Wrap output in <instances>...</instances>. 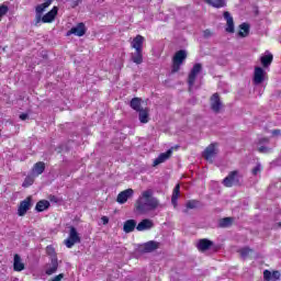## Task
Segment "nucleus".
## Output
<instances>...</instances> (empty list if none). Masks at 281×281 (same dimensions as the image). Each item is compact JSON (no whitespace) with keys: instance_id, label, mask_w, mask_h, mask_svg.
Instances as JSON below:
<instances>
[{"instance_id":"de8ad7c7","label":"nucleus","mask_w":281,"mask_h":281,"mask_svg":"<svg viewBox=\"0 0 281 281\" xmlns=\"http://www.w3.org/2000/svg\"><path fill=\"white\" fill-rule=\"evenodd\" d=\"M268 142H269V138H261L259 140V144H268Z\"/></svg>"},{"instance_id":"2eb2a0df","label":"nucleus","mask_w":281,"mask_h":281,"mask_svg":"<svg viewBox=\"0 0 281 281\" xmlns=\"http://www.w3.org/2000/svg\"><path fill=\"white\" fill-rule=\"evenodd\" d=\"M265 69H262L261 67H256L254 74V82L256 85H262V82H265Z\"/></svg>"},{"instance_id":"4be33fe9","label":"nucleus","mask_w":281,"mask_h":281,"mask_svg":"<svg viewBox=\"0 0 281 281\" xmlns=\"http://www.w3.org/2000/svg\"><path fill=\"white\" fill-rule=\"evenodd\" d=\"M53 2H54V0H46L44 3L38 4V5L35 8V12H36L37 14H43V12H45V10H47V8H49Z\"/></svg>"},{"instance_id":"f704fd0d","label":"nucleus","mask_w":281,"mask_h":281,"mask_svg":"<svg viewBox=\"0 0 281 281\" xmlns=\"http://www.w3.org/2000/svg\"><path fill=\"white\" fill-rule=\"evenodd\" d=\"M148 115V110H142V124H148V121L150 120Z\"/></svg>"},{"instance_id":"0eeeda50","label":"nucleus","mask_w":281,"mask_h":281,"mask_svg":"<svg viewBox=\"0 0 281 281\" xmlns=\"http://www.w3.org/2000/svg\"><path fill=\"white\" fill-rule=\"evenodd\" d=\"M216 155H218V149H216V144L209 145L203 153L204 159L211 162L214 161V158L216 157Z\"/></svg>"},{"instance_id":"37998d69","label":"nucleus","mask_w":281,"mask_h":281,"mask_svg":"<svg viewBox=\"0 0 281 281\" xmlns=\"http://www.w3.org/2000/svg\"><path fill=\"white\" fill-rule=\"evenodd\" d=\"M136 210H138V211L142 210V196H139L137 202H136Z\"/></svg>"},{"instance_id":"9d476101","label":"nucleus","mask_w":281,"mask_h":281,"mask_svg":"<svg viewBox=\"0 0 281 281\" xmlns=\"http://www.w3.org/2000/svg\"><path fill=\"white\" fill-rule=\"evenodd\" d=\"M238 171H232L224 180L223 184L225 188H232V186H236L238 183Z\"/></svg>"},{"instance_id":"4c0bfd02","label":"nucleus","mask_w":281,"mask_h":281,"mask_svg":"<svg viewBox=\"0 0 281 281\" xmlns=\"http://www.w3.org/2000/svg\"><path fill=\"white\" fill-rule=\"evenodd\" d=\"M271 277H272L271 271H269V270L263 271V280L269 281V280H271Z\"/></svg>"},{"instance_id":"f3484780","label":"nucleus","mask_w":281,"mask_h":281,"mask_svg":"<svg viewBox=\"0 0 281 281\" xmlns=\"http://www.w3.org/2000/svg\"><path fill=\"white\" fill-rule=\"evenodd\" d=\"M224 19L226 21V32H228V34H234V18H232V14L228 11H225Z\"/></svg>"},{"instance_id":"ddd939ff","label":"nucleus","mask_w":281,"mask_h":281,"mask_svg":"<svg viewBox=\"0 0 281 281\" xmlns=\"http://www.w3.org/2000/svg\"><path fill=\"white\" fill-rule=\"evenodd\" d=\"M58 14V7H54L50 11L42 18V23H52Z\"/></svg>"},{"instance_id":"a211bd4d","label":"nucleus","mask_w":281,"mask_h":281,"mask_svg":"<svg viewBox=\"0 0 281 281\" xmlns=\"http://www.w3.org/2000/svg\"><path fill=\"white\" fill-rule=\"evenodd\" d=\"M135 227H137V222L135 220H127L124 222L123 232L131 234V232H135Z\"/></svg>"},{"instance_id":"1a4fd4ad","label":"nucleus","mask_w":281,"mask_h":281,"mask_svg":"<svg viewBox=\"0 0 281 281\" xmlns=\"http://www.w3.org/2000/svg\"><path fill=\"white\" fill-rule=\"evenodd\" d=\"M134 194L133 189H126L124 191H121L116 196V203H120V205H124Z\"/></svg>"},{"instance_id":"a18cd8bd","label":"nucleus","mask_w":281,"mask_h":281,"mask_svg":"<svg viewBox=\"0 0 281 281\" xmlns=\"http://www.w3.org/2000/svg\"><path fill=\"white\" fill-rule=\"evenodd\" d=\"M27 113H22V114H20V120H22V121H25V120H27Z\"/></svg>"},{"instance_id":"9b49d317","label":"nucleus","mask_w":281,"mask_h":281,"mask_svg":"<svg viewBox=\"0 0 281 281\" xmlns=\"http://www.w3.org/2000/svg\"><path fill=\"white\" fill-rule=\"evenodd\" d=\"M222 108H223V103L221 102V97H218V93H214L211 97L212 111H214V113H220Z\"/></svg>"},{"instance_id":"20e7f679","label":"nucleus","mask_w":281,"mask_h":281,"mask_svg":"<svg viewBox=\"0 0 281 281\" xmlns=\"http://www.w3.org/2000/svg\"><path fill=\"white\" fill-rule=\"evenodd\" d=\"M188 58V54L186 50H179L175 54L173 59H172V72L177 74L181 69V66L183 65V60Z\"/></svg>"},{"instance_id":"bb28decb","label":"nucleus","mask_w":281,"mask_h":281,"mask_svg":"<svg viewBox=\"0 0 281 281\" xmlns=\"http://www.w3.org/2000/svg\"><path fill=\"white\" fill-rule=\"evenodd\" d=\"M50 265L52 267L45 271L46 276H54L58 271V260L54 259V261H50Z\"/></svg>"},{"instance_id":"7c9ffc66","label":"nucleus","mask_w":281,"mask_h":281,"mask_svg":"<svg viewBox=\"0 0 281 281\" xmlns=\"http://www.w3.org/2000/svg\"><path fill=\"white\" fill-rule=\"evenodd\" d=\"M205 3L212 5L213 8H225V0H204Z\"/></svg>"},{"instance_id":"c9c22d12","label":"nucleus","mask_w":281,"mask_h":281,"mask_svg":"<svg viewBox=\"0 0 281 281\" xmlns=\"http://www.w3.org/2000/svg\"><path fill=\"white\" fill-rule=\"evenodd\" d=\"M9 10L10 9L8 8V5L1 4L0 5V19H2V16H5L8 14Z\"/></svg>"},{"instance_id":"c85d7f7f","label":"nucleus","mask_w":281,"mask_h":281,"mask_svg":"<svg viewBox=\"0 0 281 281\" xmlns=\"http://www.w3.org/2000/svg\"><path fill=\"white\" fill-rule=\"evenodd\" d=\"M239 32H238V36H240L241 38H245V36H248L249 34V24L247 23H243L239 25Z\"/></svg>"},{"instance_id":"f257e3e1","label":"nucleus","mask_w":281,"mask_h":281,"mask_svg":"<svg viewBox=\"0 0 281 281\" xmlns=\"http://www.w3.org/2000/svg\"><path fill=\"white\" fill-rule=\"evenodd\" d=\"M155 191L153 189H148L143 192V209L145 210H157L159 207V200L153 196Z\"/></svg>"},{"instance_id":"aec40b11","label":"nucleus","mask_w":281,"mask_h":281,"mask_svg":"<svg viewBox=\"0 0 281 281\" xmlns=\"http://www.w3.org/2000/svg\"><path fill=\"white\" fill-rule=\"evenodd\" d=\"M212 245H214V243H212V240L210 239H200L199 243L196 244V247L199 251H207V249H210Z\"/></svg>"},{"instance_id":"58836bf2","label":"nucleus","mask_w":281,"mask_h":281,"mask_svg":"<svg viewBox=\"0 0 281 281\" xmlns=\"http://www.w3.org/2000/svg\"><path fill=\"white\" fill-rule=\"evenodd\" d=\"M262 170V166L258 164L254 169H252V175L256 176Z\"/></svg>"},{"instance_id":"f03ea898","label":"nucleus","mask_w":281,"mask_h":281,"mask_svg":"<svg viewBox=\"0 0 281 281\" xmlns=\"http://www.w3.org/2000/svg\"><path fill=\"white\" fill-rule=\"evenodd\" d=\"M132 48L134 49V52L132 53L131 59L136 65H142V35H137L132 41Z\"/></svg>"},{"instance_id":"4468645a","label":"nucleus","mask_w":281,"mask_h":281,"mask_svg":"<svg viewBox=\"0 0 281 281\" xmlns=\"http://www.w3.org/2000/svg\"><path fill=\"white\" fill-rule=\"evenodd\" d=\"M172 157V149H168L166 153L160 154L153 162V166H159L160 164H164L168 161Z\"/></svg>"},{"instance_id":"f8f14e48","label":"nucleus","mask_w":281,"mask_h":281,"mask_svg":"<svg viewBox=\"0 0 281 281\" xmlns=\"http://www.w3.org/2000/svg\"><path fill=\"white\" fill-rule=\"evenodd\" d=\"M130 106L138 113V120L142 122V99L133 98L130 102Z\"/></svg>"},{"instance_id":"b1692460","label":"nucleus","mask_w":281,"mask_h":281,"mask_svg":"<svg viewBox=\"0 0 281 281\" xmlns=\"http://www.w3.org/2000/svg\"><path fill=\"white\" fill-rule=\"evenodd\" d=\"M273 63V55L269 52H266V55L261 57V65L263 67H269Z\"/></svg>"},{"instance_id":"e433bc0d","label":"nucleus","mask_w":281,"mask_h":281,"mask_svg":"<svg viewBox=\"0 0 281 281\" xmlns=\"http://www.w3.org/2000/svg\"><path fill=\"white\" fill-rule=\"evenodd\" d=\"M258 151L267 155L268 153H271V148L266 147V146H260V147H258Z\"/></svg>"},{"instance_id":"c756f323","label":"nucleus","mask_w":281,"mask_h":281,"mask_svg":"<svg viewBox=\"0 0 281 281\" xmlns=\"http://www.w3.org/2000/svg\"><path fill=\"white\" fill-rule=\"evenodd\" d=\"M186 207H187V210H183V213L188 214V210H196L199 207V201H196V200H189L186 203Z\"/></svg>"},{"instance_id":"09e8293b","label":"nucleus","mask_w":281,"mask_h":281,"mask_svg":"<svg viewBox=\"0 0 281 281\" xmlns=\"http://www.w3.org/2000/svg\"><path fill=\"white\" fill-rule=\"evenodd\" d=\"M136 229H137V232H142V222H139V223L136 225Z\"/></svg>"},{"instance_id":"6e6552de","label":"nucleus","mask_w":281,"mask_h":281,"mask_svg":"<svg viewBox=\"0 0 281 281\" xmlns=\"http://www.w3.org/2000/svg\"><path fill=\"white\" fill-rule=\"evenodd\" d=\"M71 34H75V36H85V34H87V26H85V23L80 22L77 26L71 27L66 35L71 36Z\"/></svg>"},{"instance_id":"72a5a7b5","label":"nucleus","mask_w":281,"mask_h":281,"mask_svg":"<svg viewBox=\"0 0 281 281\" xmlns=\"http://www.w3.org/2000/svg\"><path fill=\"white\" fill-rule=\"evenodd\" d=\"M33 184H34V177L26 176L22 183V188H30V186H33Z\"/></svg>"},{"instance_id":"423d86ee","label":"nucleus","mask_w":281,"mask_h":281,"mask_svg":"<svg viewBox=\"0 0 281 281\" xmlns=\"http://www.w3.org/2000/svg\"><path fill=\"white\" fill-rule=\"evenodd\" d=\"M30 207H32V196H27L25 200L20 202L18 207V216H25Z\"/></svg>"},{"instance_id":"cd10ccee","label":"nucleus","mask_w":281,"mask_h":281,"mask_svg":"<svg viewBox=\"0 0 281 281\" xmlns=\"http://www.w3.org/2000/svg\"><path fill=\"white\" fill-rule=\"evenodd\" d=\"M155 227V223L153 220L145 218L142 221V231L146 232L148 229H153Z\"/></svg>"},{"instance_id":"ea45409f","label":"nucleus","mask_w":281,"mask_h":281,"mask_svg":"<svg viewBox=\"0 0 281 281\" xmlns=\"http://www.w3.org/2000/svg\"><path fill=\"white\" fill-rule=\"evenodd\" d=\"M203 36H204V38H212L213 33L210 30H205V31H203Z\"/></svg>"},{"instance_id":"3c124183","label":"nucleus","mask_w":281,"mask_h":281,"mask_svg":"<svg viewBox=\"0 0 281 281\" xmlns=\"http://www.w3.org/2000/svg\"><path fill=\"white\" fill-rule=\"evenodd\" d=\"M41 21V18H38L37 23Z\"/></svg>"},{"instance_id":"49530a36","label":"nucleus","mask_w":281,"mask_h":281,"mask_svg":"<svg viewBox=\"0 0 281 281\" xmlns=\"http://www.w3.org/2000/svg\"><path fill=\"white\" fill-rule=\"evenodd\" d=\"M272 135H273L274 137H278V135H281L280 130H273V131H272Z\"/></svg>"},{"instance_id":"39448f33","label":"nucleus","mask_w":281,"mask_h":281,"mask_svg":"<svg viewBox=\"0 0 281 281\" xmlns=\"http://www.w3.org/2000/svg\"><path fill=\"white\" fill-rule=\"evenodd\" d=\"M77 243H80V235L78 234L76 227L70 226L68 238L65 239L64 244L68 249H71V247H74V245Z\"/></svg>"},{"instance_id":"8fccbe9b","label":"nucleus","mask_w":281,"mask_h":281,"mask_svg":"<svg viewBox=\"0 0 281 281\" xmlns=\"http://www.w3.org/2000/svg\"><path fill=\"white\" fill-rule=\"evenodd\" d=\"M50 201H55V203H56V196L53 195V196L50 198Z\"/></svg>"},{"instance_id":"6ab92c4d","label":"nucleus","mask_w":281,"mask_h":281,"mask_svg":"<svg viewBox=\"0 0 281 281\" xmlns=\"http://www.w3.org/2000/svg\"><path fill=\"white\" fill-rule=\"evenodd\" d=\"M155 249H159V243L150 240L143 244V251L145 254H150V251H155Z\"/></svg>"},{"instance_id":"dca6fc26","label":"nucleus","mask_w":281,"mask_h":281,"mask_svg":"<svg viewBox=\"0 0 281 281\" xmlns=\"http://www.w3.org/2000/svg\"><path fill=\"white\" fill-rule=\"evenodd\" d=\"M24 270H25V263H23L21 256L19 254H15L13 257V271L21 272Z\"/></svg>"},{"instance_id":"393cba45","label":"nucleus","mask_w":281,"mask_h":281,"mask_svg":"<svg viewBox=\"0 0 281 281\" xmlns=\"http://www.w3.org/2000/svg\"><path fill=\"white\" fill-rule=\"evenodd\" d=\"M33 172H35L37 176L43 175L45 172V162L38 161L33 166Z\"/></svg>"},{"instance_id":"a878e982","label":"nucleus","mask_w":281,"mask_h":281,"mask_svg":"<svg viewBox=\"0 0 281 281\" xmlns=\"http://www.w3.org/2000/svg\"><path fill=\"white\" fill-rule=\"evenodd\" d=\"M46 254L49 256L50 261L58 260V255L56 254V248H54L52 245H48L46 247Z\"/></svg>"},{"instance_id":"412c9836","label":"nucleus","mask_w":281,"mask_h":281,"mask_svg":"<svg viewBox=\"0 0 281 281\" xmlns=\"http://www.w3.org/2000/svg\"><path fill=\"white\" fill-rule=\"evenodd\" d=\"M49 201L40 200L35 205V210L36 212H45V210H49Z\"/></svg>"},{"instance_id":"79ce46f5","label":"nucleus","mask_w":281,"mask_h":281,"mask_svg":"<svg viewBox=\"0 0 281 281\" xmlns=\"http://www.w3.org/2000/svg\"><path fill=\"white\" fill-rule=\"evenodd\" d=\"M280 278V271H273L272 272V277H271V280L276 281Z\"/></svg>"},{"instance_id":"5701e85b","label":"nucleus","mask_w":281,"mask_h":281,"mask_svg":"<svg viewBox=\"0 0 281 281\" xmlns=\"http://www.w3.org/2000/svg\"><path fill=\"white\" fill-rule=\"evenodd\" d=\"M180 190H181V187L179 184H177L173 189L172 196H171V203L173 207H177L178 205Z\"/></svg>"},{"instance_id":"a19ab883","label":"nucleus","mask_w":281,"mask_h":281,"mask_svg":"<svg viewBox=\"0 0 281 281\" xmlns=\"http://www.w3.org/2000/svg\"><path fill=\"white\" fill-rule=\"evenodd\" d=\"M63 278H65V274L64 273H59L56 277H54L50 281H60V280H63Z\"/></svg>"},{"instance_id":"2f4dec72","label":"nucleus","mask_w":281,"mask_h":281,"mask_svg":"<svg viewBox=\"0 0 281 281\" xmlns=\"http://www.w3.org/2000/svg\"><path fill=\"white\" fill-rule=\"evenodd\" d=\"M239 254H240V257L243 258V260H247V258H249V255L254 254V250L249 247H244V248L239 249Z\"/></svg>"},{"instance_id":"603ef678","label":"nucleus","mask_w":281,"mask_h":281,"mask_svg":"<svg viewBox=\"0 0 281 281\" xmlns=\"http://www.w3.org/2000/svg\"><path fill=\"white\" fill-rule=\"evenodd\" d=\"M279 227H281V222L279 223Z\"/></svg>"},{"instance_id":"c03bdc74","label":"nucleus","mask_w":281,"mask_h":281,"mask_svg":"<svg viewBox=\"0 0 281 281\" xmlns=\"http://www.w3.org/2000/svg\"><path fill=\"white\" fill-rule=\"evenodd\" d=\"M101 221H102L103 225H109V217L108 216H102Z\"/></svg>"},{"instance_id":"7ed1b4c3","label":"nucleus","mask_w":281,"mask_h":281,"mask_svg":"<svg viewBox=\"0 0 281 281\" xmlns=\"http://www.w3.org/2000/svg\"><path fill=\"white\" fill-rule=\"evenodd\" d=\"M201 71H203V66L201 64L193 65L188 76L189 91H192V89H194L196 77L200 75Z\"/></svg>"},{"instance_id":"473e14b6","label":"nucleus","mask_w":281,"mask_h":281,"mask_svg":"<svg viewBox=\"0 0 281 281\" xmlns=\"http://www.w3.org/2000/svg\"><path fill=\"white\" fill-rule=\"evenodd\" d=\"M234 223V218L232 217H224L220 221L218 225L221 227H231V225Z\"/></svg>"}]
</instances>
